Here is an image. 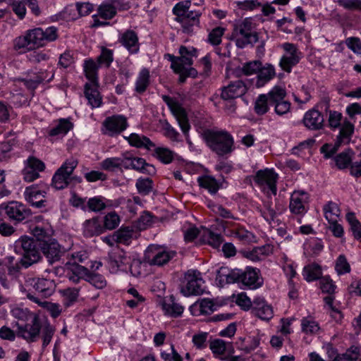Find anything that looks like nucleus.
<instances>
[{
	"mask_svg": "<svg viewBox=\"0 0 361 361\" xmlns=\"http://www.w3.org/2000/svg\"><path fill=\"white\" fill-rule=\"evenodd\" d=\"M32 235L37 238L38 243L48 241L51 236V231L45 229L42 226H37L32 230Z\"/></svg>",
	"mask_w": 361,
	"mask_h": 361,
	"instance_id": "58",
	"label": "nucleus"
},
{
	"mask_svg": "<svg viewBox=\"0 0 361 361\" xmlns=\"http://www.w3.org/2000/svg\"><path fill=\"white\" fill-rule=\"evenodd\" d=\"M120 222V218L116 212H111L104 216V228L112 230L116 228Z\"/></svg>",
	"mask_w": 361,
	"mask_h": 361,
	"instance_id": "59",
	"label": "nucleus"
},
{
	"mask_svg": "<svg viewBox=\"0 0 361 361\" xmlns=\"http://www.w3.org/2000/svg\"><path fill=\"white\" fill-rule=\"evenodd\" d=\"M339 134L336 137L338 144H348L354 133V125L348 120L345 119L340 126Z\"/></svg>",
	"mask_w": 361,
	"mask_h": 361,
	"instance_id": "35",
	"label": "nucleus"
},
{
	"mask_svg": "<svg viewBox=\"0 0 361 361\" xmlns=\"http://www.w3.org/2000/svg\"><path fill=\"white\" fill-rule=\"evenodd\" d=\"M335 270L338 275L348 274L350 271V266L346 257L343 255H340L335 262Z\"/></svg>",
	"mask_w": 361,
	"mask_h": 361,
	"instance_id": "54",
	"label": "nucleus"
},
{
	"mask_svg": "<svg viewBox=\"0 0 361 361\" xmlns=\"http://www.w3.org/2000/svg\"><path fill=\"white\" fill-rule=\"evenodd\" d=\"M324 116L320 111L314 109L307 111L302 118L304 126L311 130H319L324 127Z\"/></svg>",
	"mask_w": 361,
	"mask_h": 361,
	"instance_id": "24",
	"label": "nucleus"
},
{
	"mask_svg": "<svg viewBox=\"0 0 361 361\" xmlns=\"http://www.w3.org/2000/svg\"><path fill=\"white\" fill-rule=\"evenodd\" d=\"M271 106H274V111L279 116H283L288 114L291 107L290 102L285 100L286 92L284 88L275 86L270 91Z\"/></svg>",
	"mask_w": 361,
	"mask_h": 361,
	"instance_id": "12",
	"label": "nucleus"
},
{
	"mask_svg": "<svg viewBox=\"0 0 361 361\" xmlns=\"http://www.w3.org/2000/svg\"><path fill=\"white\" fill-rule=\"evenodd\" d=\"M103 126L105 128L104 133L112 136L126 130L128 123L125 116L114 115L106 118L103 122Z\"/></svg>",
	"mask_w": 361,
	"mask_h": 361,
	"instance_id": "21",
	"label": "nucleus"
},
{
	"mask_svg": "<svg viewBox=\"0 0 361 361\" xmlns=\"http://www.w3.org/2000/svg\"><path fill=\"white\" fill-rule=\"evenodd\" d=\"M282 47L285 54L281 56L279 65L283 71L289 73L292 71L293 67L300 62L302 53L292 43L286 42L283 44Z\"/></svg>",
	"mask_w": 361,
	"mask_h": 361,
	"instance_id": "7",
	"label": "nucleus"
},
{
	"mask_svg": "<svg viewBox=\"0 0 361 361\" xmlns=\"http://www.w3.org/2000/svg\"><path fill=\"white\" fill-rule=\"evenodd\" d=\"M309 194L305 191H294L290 196L289 209L291 213L305 214L309 209Z\"/></svg>",
	"mask_w": 361,
	"mask_h": 361,
	"instance_id": "16",
	"label": "nucleus"
},
{
	"mask_svg": "<svg viewBox=\"0 0 361 361\" xmlns=\"http://www.w3.org/2000/svg\"><path fill=\"white\" fill-rule=\"evenodd\" d=\"M252 312L262 320H269L274 314L272 307L268 305L262 298H257L254 300Z\"/></svg>",
	"mask_w": 361,
	"mask_h": 361,
	"instance_id": "27",
	"label": "nucleus"
},
{
	"mask_svg": "<svg viewBox=\"0 0 361 361\" xmlns=\"http://www.w3.org/2000/svg\"><path fill=\"white\" fill-rule=\"evenodd\" d=\"M41 331L42 348L44 349L50 343L56 329L49 322H46L42 324Z\"/></svg>",
	"mask_w": 361,
	"mask_h": 361,
	"instance_id": "49",
	"label": "nucleus"
},
{
	"mask_svg": "<svg viewBox=\"0 0 361 361\" xmlns=\"http://www.w3.org/2000/svg\"><path fill=\"white\" fill-rule=\"evenodd\" d=\"M130 263V257L122 249L114 250L108 255L107 264L111 273L126 271Z\"/></svg>",
	"mask_w": 361,
	"mask_h": 361,
	"instance_id": "11",
	"label": "nucleus"
},
{
	"mask_svg": "<svg viewBox=\"0 0 361 361\" xmlns=\"http://www.w3.org/2000/svg\"><path fill=\"white\" fill-rule=\"evenodd\" d=\"M12 315L21 321L28 322L32 319V317L37 315L30 312L27 309H23L20 307H15L11 310Z\"/></svg>",
	"mask_w": 361,
	"mask_h": 361,
	"instance_id": "60",
	"label": "nucleus"
},
{
	"mask_svg": "<svg viewBox=\"0 0 361 361\" xmlns=\"http://www.w3.org/2000/svg\"><path fill=\"white\" fill-rule=\"evenodd\" d=\"M160 161L167 164L171 163L175 156V153L166 147H156L154 154Z\"/></svg>",
	"mask_w": 361,
	"mask_h": 361,
	"instance_id": "50",
	"label": "nucleus"
},
{
	"mask_svg": "<svg viewBox=\"0 0 361 361\" xmlns=\"http://www.w3.org/2000/svg\"><path fill=\"white\" fill-rule=\"evenodd\" d=\"M100 65L92 59H86L83 63V69L89 82H98V69Z\"/></svg>",
	"mask_w": 361,
	"mask_h": 361,
	"instance_id": "36",
	"label": "nucleus"
},
{
	"mask_svg": "<svg viewBox=\"0 0 361 361\" xmlns=\"http://www.w3.org/2000/svg\"><path fill=\"white\" fill-rule=\"evenodd\" d=\"M42 28L29 30L23 36L16 37L13 41V48L20 53H25L44 46Z\"/></svg>",
	"mask_w": 361,
	"mask_h": 361,
	"instance_id": "5",
	"label": "nucleus"
},
{
	"mask_svg": "<svg viewBox=\"0 0 361 361\" xmlns=\"http://www.w3.org/2000/svg\"><path fill=\"white\" fill-rule=\"evenodd\" d=\"M225 28L216 27L208 35V42L213 45H218L221 42V37L224 34Z\"/></svg>",
	"mask_w": 361,
	"mask_h": 361,
	"instance_id": "63",
	"label": "nucleus"
},
{
	"mask_svg": "<svg viewBox=\"0 0 361 361\" xmlns=\"http://www.w3.org/2000/svg\"><path fill=\"white\" fill-rule=\"evenodd\" d=\"M0 209L4 211L8 219L15 224L27 219L31 215L30 209L23 204L16 201L1 204Z\"/></svg>",
	"mask_w": 361,
	"mask_h": 361,
	"instance_id": "10",
	"label": "nucleus"
},
{
	"mask_svg": "<svg viewBox=\"0 0 361 361\" xmlns=\"http://www.w3.org/2000/svg\"><path fill=\"white\" fill-rule=\"evenodd\" d=\"M65 267L67 269L66 276L73 283L77 284L82 279L85 281L88 276L90 270L84 266L66 262Z\"/></svg>",
	"mask_w": 361,
	"mask_h": 361,
	"instance_id": "25",
	"label": "nucleus"
},
{
	"mask_svg": "<svg viewBox=\"0 0 361 361\" xmlns=\"http://www.w3.org/2000/svg\"><path fill=\"white\" fill-rule=\"evenodd\" d=\"M319 283L320 288L323 293H326L331 295L335 292L336 286L329 276H325L321 277L319 280Z\"/></svg>",
	"mask_w": 361,
	"mask_h": 361,
	"instance_id": "61",
	"label": "nucleus"
},
{
	"mask_svg": "<svg viewBox=\"0 0 361 361\" xmlns=\"http://www.w3.org/2000/svg\"><path fill=\"white\" fill-rule=\"evenodd\" d=\"M204 281L197 270H188L184 276L180 292L185 296L198 295L204 293Z\"/></svg>",
	"mask_w": 361,
	"mask_h": 361,
	"instance_id": "6",
	"label": "nucleus"
},
{
	"mask_svg": "<svg viewBox=\"0 0 361 361\" xmlns=\"http://www.w3.org/2000/svg\"><path fill=\"white\" fill-rule=\"evenodd\" d=\"M133 235L132 230L128 228H121L112 234V240L117 243L128 245Z\"/></svg>",
	"mask_w": 361,
	"mask_h": 361,
	"instance_id": "46",
	"label": "nucleus"
},
{
	"mask_svg": "<svg viewBox=\"0 0 361 361\" xmlns=\"http://www.w3.org/2000/svg\"><path fill=\"white\" fill-rule=\"evenodd\" d=\"M346 219L350 226V230L355 238H361V224L357 219L353 212H349L346 214Z\"/></svg>",
	"mask_w": 361,
	"mask_h": 361,
	"instance_id": "51",
	"label": "nucleus"
},
{
	"mask_svg": "<svg viewBox=\"0 0 361 361\" xmlns=\"http://www.w3.org/2000/svg\"><path fill=\"white\" fill-rule=\"evenodd\" d=\"M88 276L86 278V281L89 282L93 286L98 289H102L106 286V281L105 278L99 274L89 271Z\"/></svg>",
	"mask_w": 361,
	"mask_h": 361,
	"instance_id": "52",
	"label": "nucleus"
},
{
	"mask_svg": "<svg viewBox=\"0 0 361 361\" xmlns=\"http://www.w3.org/2000/svg\"><path fill=\"white\" fill-rule=\"evenodd\" d=\"M302 275L304 279L308 282L317 280L322 276L321 267L314 263L308 264L303 268Z\"/></svg>",
	"mask_w": 361,
	"mask_h": 361,
	"instance_id": "41",
	"label": "nucleus"
},
{
	"mask_svg": "<svg viewBox=\"0 0 361 361\" xmlns=\"http://www.w3.org/2000/svg\"><path fill=\"white\" fill-rule=\"evenodd\" d=\"M230 39L234 40L236 47L240 49H243L249 44L253 46L257 42L259 37L252 18H246L236 21L233 24Z\"/></svg>",
	"mask_w": 361,
	"mask_h": 361,
	"instance_id": "2",
	"label": "nucleus"
},
{
	"mask_svg": "<svg viewBox=\"0 0 361 361\" xmlns=\"http://www.w3.org/2000/svg\"><path fill=\"white\" fill-rule=\"evenodd\" d=\"M180 56L178 61L180 62L181 66H190L192 63L193 57H197V50L193 47H186L181 46L179 49Z\"/></svg>",
	"mask_w": 361,
	"mask_h": 361,
	"instance_id": "40",
	"label": "nucleus"
},
{
	"mask_svg": "<svg viewBox=\"0 0 361 361\" xmlns=\"http://www.w3.org/2000/svg\"><path fill=\"white\" fill-rule=\"evenodd\" d=\"M73 124L69 118H61L58 123L49 131V135L51 137H63L71 130Z\"/></svg>",
	"mask_w": 361,
	"mask_h": 361,
	"instance_id": "34",
	"label": "nucleus"
},
{
	"mask_svg": "<svg viewBox=\"0 0 361 361\" xmlns=\"http://www.w3.org/2000/svg\"><path fill=\"white\" fill-rule=\"evenodd\" d=\"M40 250L51 264L59 261L63 254L61 246L55 239L40 243Z\"/></svg>",
	"mask_w": 361,
	"mask_h": 361,
	"instance_id": "20",
	"label": "nucleus"
},
{
	"mask_svg": "<svg viewBox=\"0 0 361 361\" xmlns=\"http://www.w3.org/2000/svg\"><path fill=\"white\" fill-rule=\"evenodd\" d=\"M44 73H40L39 75H35L33 77L30 78H22L20 81H22L26 87L29 90H34L37 87V86L44 80L50 81L53 77L54 74L51 73V76L47 78V76L43 75Z\"/></svg>",
	"mask_w": 361,
	"mask_h": 361,
	"instance_id": "47",
	"label": "nucleus"
},
{
	"mask_svg": "<svg viewBox=\"0 0 361 361\" xmlns=\"http://www.w3.org/2000/svg\"><path fill=\"white\" fill-rule=\"evenodd\" d=\"M249 89L247 84L241 80L231 82L221 89V97L224 100L233 99L243 96Z\"/></svg>",
	"mask_w": 361,
	"mask_h": 361,
	"instance_id": "18",
	"label": "nucleus"
},
{
	"mask_svg": "<svg viewBox=\"0 0 361 361\" xmlns=\"http://www.w3.org/2000/svg\"><path fill=\"white\" fill-rule=\"evenodd\" d=\"M269 105H271L269 92L267 94H259L255 102L254 111L258 116L264 115L269 110Z\"/></svg>",
	"mask_w": 361,
	"mask_h": 361,
	"instance_id": "37",
	"label": "nucleus"
},
{
	"mask_svg": "<svg viewBox=\"0 0 361 361\" xmlns=\"http://www.w3.org/2000/svg\"><path fill=\"white\" fill-rule=\"evenodd\" d=\"M16 325L18 327L16 334L18 337H21L30 343L35 342L39 338L42 324L37 316L32 317L30 323L22 325L16 322Z\"/></svg>",
	"mask_w": 361,
	"mask_h": 361,
	"instance_id": "13",
	"label": "nucleus"
},
{
	"mask_svg": "<svg viewBox=\"0 0 361 361\" xmlns=\"http://www.w3.org/2000/svg\"><path fill=\"white\" fill-rule=\"evenodd\" d=\"M354 155L355 152L350 148L337 154L333 158L335 166L339 170L348 169L353 161Z\"/></svg>",
	"mask_w": 361,
	"mask_h": 361,
	"instance_id": "30",
	"label": "nucleus"
},
{
	"mask_svg": "<svg viewBox=\"0 0 361 361\" xmlns=\"http://www.w3.org/2000/svg\"><path fill=\"white\" fill-rule=\"evenodd\" d=\"M166 313L173 317H177L182 314L184 307L175 301L173 296H171L168 302L163 305Z\"/></svg>",
	"mask_w": 361,
	"mask_h": 361,
	"instance_id": "43",
	"label": "nucleus"
},
{
	"mask_svg": "<svg viewBox=\"0 0 361 361\" xmlns=\"http://www.w3.org/2000/svg\"><path fill=\"white\" fill-rule=\"evenodd\" d=\"M197 180L202 188L207 189L212 194H215L220 188L218 181L210 176L199 177Z\"/></svg>",
	"mask_w": 361,
	"mask_h": 361,
	"instance_id": "45",
	"label": "nucleus"
},
{
	"mask_svg": "<svg viewBox=\"0 0 361 361\" xmlns=\"http://www.w3.org/2000/svg\"><path fill=\"white\" fill-rule=\"evenodd\" d=\"M360 355V347L352 345L339 355V361H357Z\"/></svg>",
	"mask_w": 361,
	"mask_h": 361,
	"instance_id": "53",
	"label": "nucleus"
},
{
	"mask_svg": "<svg viewBox=\"0 0 361 361\" xmlns=\"http://www.w3.org/2000/svg\"><path fill=\"white\" fill-rule=\"evenodd\" d=\"M259 269L247 267L245 269H234L228 271L226 267H221L216 272V280L220 283L226 281V283H239L251 289L261 287L263 280L259 277Z\"/></svg>",
	"mask_w": 361,
	"mask_h": 361,
	"instance_id": "1",
	"label": "nucleus"
},
{
	"mask_svg": "<svg viewBox=\"0 0 361 361\" xmlns=\"http://www.w3.org/2000/svg\"><path fill=\"white\" fill-rule=\"evenodd\" d=\"M335 1L345 9L361 11V0H336Z\"/></svg>",
	"mask_w": 361,
	"mask_h": 361,
	"instance_id": "64",
	"label": "nucleus"
},
{
	"mask_svg": "<svg viewBox=\"0 0 361 361\" xmlns=\"http://www.w3.org/2000/svg\"><path fill=\"white\" fill-rule=\"evenodd\" d=\"M278 175L274 169L259 170L254 177L255 183L262 190L268 189L274 195L276 194V181Z\"/></svg>",
	"mask_w": 361,
	"mask_h": 361,
	"instance_id": "14",
	"label": "nucleus"
},
{
	"mask_svg": "<svg viewBox=\"0 0 361 361\" xmlns=\"http://www.w3.org/2000/svg\"><path fill=\"white\" fill-rule=\"evenodd\" d=\"M113 60L114 57L112 50L106 47H102L101 54L97 59L98 64L100 66H105L108 68L110 66Z\"/></svg>",
	"mask_w": 361,
	"mask_h": 361,
	"instance_id": "56",
	"label": "nucleus"
},
{
	"mask_svg": "<svg viewBox=\"0 0 361 361\" xmlns=\"http://www.w3.org/2000/svg\"><path fill=\"white\" fill-rule=\"evenodd\" d=\"M120 42L130 54H136L139 51L138 37L133 30L125 32L122 35Z\"/></svg>",
	"mask_w": 361,
	"mask_h": 361,
	"instance_id": "31",
	"label": "nucleus"
},
{
	"mask_svg": "<svg viewBox=\"0 0 361 361\" xmlns=\"http://www.w3.org/2000/svg\"><path fill=\"white\" fill-rule=\"evenodd\" d=\"M136 188L140 194L147 195L152 190V180L149 178H139L136 182Z\"/></svg>",
	"mask_w": 361,
	"mask_h": 361,
	"instance_id": "55",
	"label": "nucleus"
},
{
	"mask_svg": "<svg viewBox=\"0 0 361 361\" xmlns=\"http://www.w3.org/2000/svg\"><path fill=\"white\" fill-rule=\"evenodd\" d=\"M272 252L270 245L255 247L251 250H244L241 253L243 256L252 262H259L269 256Z\"/></svg>",
	"mask_w": 361,
	"mask_h": 361,
	"instance_id": "29",
	"label": "nucleus"
},
{
	"mask_svg": "<svg viewBox=\"0 0 361 361\" xmlns=\"http://www.w3.org/2000/svg\"><path fill=\"white\" fill-rule=\"evenodd\" d=\"M15 247L22 255L19 263L24 268H28L42 259L39 249L40 243L33 238L21 237L16 241Z\"/></svg>",
	"mask_w": 361,
	"mask_h": 361,
	"instance_id": "4",
	"label": "nucleus"
},
{
	"mask_svg": "<svg viewBox=\"0 0 361 361\" xmlns=\"http://www.w3.org/2000/svg\"><path fill=\"white\" fill-rule=\"evenodd\" d=\"M116 2V0H113L102 4L97 9L98 16L104 20L113 18L117 13Z\"/></svg>",
	"mask_w": 361,
	"mask_h": 361,
	"instance_id": "39",
	"label": "nucleus"
},
{
	"mask_svg": "<svg viewBox=\"0 0 361 361\" xmlns=\"http://www.w3.org/2000/svg\"><path fill=\"white\" fill-rule=\"evenodd\" d=\"M209 147L219 156L230 154L234 150V140L226 130H207L203 133Z\"/></svg>",
	"mask_w": 361,
	"mask_h": 361,
	"instance_id": "3",
	"label": "nucleus"
},
{
	"mask_svg": "<svg viewBox=\"0 0 361 361\" xmlns=\"http://www.w3.org/2000/svg\"><path fill=\"white\" fill-rule=\"evenodd\" d=\"M22 291L26 292V296L31 301L38 304L39 306L45 308L53 318L58 317L62 311L61 306L56 303H52L47 300H40L37 296L27 292L25 288H22Z\"/></svg>",
	"mask_w": 361,
	"mask_h": 361,
	"instance_id": "28",
	"label": "nucleus"
},
{
	"mask_svg": "<svg viewBox=\"0 0 361 361\" xmlns=\"http://www.w3.org/2000/svg\"><path fill=\"white\" fill-rule=\"evenodd\" d=\"M101 166L106 171H114L116 169L122 166V158H106L101 162Z\"/></svg>",
	"mask_w": 361,
	"mask_h": 361,
	"instance_id": "57",
	"label": "nucleus"
},
{
	"mask_svg": "<svg viewBox=\"0 0 361 361\" xmlns=\"http://www.w3.org/2000/svg\"><path fill=\"white\" fill-rule=\"evenodd\" d=\"M78 165V161L73 158L68 159L55 173L52 178V185L57 190L68 186L71 175Z\"/></svg>",
	"mask_w": 361,
	"mask_h": 361,
	"instance_id": "8",
	"label": "nucleus"
},
{
	"mask_svg": "<svg viewBox=\"0 0 361 361\" xmlns=\"http://www.w3.org/2000/svg\"><path fill=\"white\" fill-rule=\"evenodd\" d=\"M324 216L329 223H335L338 221L341 211L338 204L331 201L324 206Z\"/></svg>",
	"mask_w": 361,
	"mask_h": 361,
	"instance_id": "42",
	"label": "nucleus"
},
{
	"mask_svg": "<svg viewBox=\"0 0 361 361\" xmlns=\"http://www.w3.org/2000/svg\"><path fill=\"white\" fill-rule=\"evenodd\" d=\"M149 84V72L147 69L143 68L139 73L135 82V91L138 93H143Z\"/></svg>",
	"mask_w": 361,
	"mask_h": 361,
	"instance_id": "48",
	"label": "nucleus"
},
{
	"mask_svg": "<svg viewBox=\"0 0 361 361\" xmlns=\"http://www.w3.org/2000/svg\"><path fill=\"white\" fill-rule=\"evenodd\" d=\"M25 167L22 171L23 179L27 182H32L39 177V172L45 169L44 163L39 159L30 156L25 161Z\"/></svg>",
	"mask_w": 361,
	"mask_h": 361,
	"instance_id": "15",
	"label": "nucleus"
},
{
	"mask_svg": "<svg viewBox=\"0 0 361 361\" xmlns=\"http://www.w3.org/2000/svg\"><path fill=\"white\" fill-rule=\"evenodd\" d=\"M262 63L259 61H252L250 62L245 63L242 68L241 72L245 75H250L255 73H257Z\"/></svg>",
	"mask_w": 361,
	"mask_h": 361,
	"instance_id": "62",
	"label": "nucleus"
},
{
	"mask_svg": "<svg viewBox=\"0 0 361 361\" xmlns=\"http://www.w3.org/2000/svg\"><path fill=\"white\" fill-rule=\"evenodd\" d=\"M122 166L126 169H133L148 175H153L156 172L153 165L140 157H124L122 158Z\"/></svg>",
	"mask_w": 361,
	"mask_h": 361,
	"instance_id": "17",
	"label": "nucleus"
},
{
	"mask_svg": "<svg viewBox=\"0 0 361 361\" xmlns=\"http://www.w3.org/2000/svg\"><path fill=\"white\" fill-rule=\"evenodd\" d=\"M45 190L39 189L37 185L27 187L24 192L25 200L36 208L45 207Z\"/></svg>",
	"mask_w": 361,
	"mask_h": 361,
	"instance_id": "23",
	"label": "nucleus"
},
{
	"mask_svg": "<svg viewBox=\"0 0 361 361\" xmlns=\"http://www.w3.org/2000/svg\"><path fill=\"white\" fill-rule=\"evenodd\" d=\"M276 75L275 68L270 63H266L264 66H260L257 75L255 78L250 80V83L257 87H264L267 82L273 79Z\"/></svg>",
	"mask_w": 361,
	"mask_h": 361,
	"instance_id": "22",
	"label": "nucleus"
},
{
	"mask_svg": "<svg viewBox=\"0 0 361 361\" xmlns=\"http://www.w3.org/2000/svg\"><path fill=\"white\" fill-rule=\"evenodd\" d=\"M99 82H87L85 85V97L92 109L101 106L102 97L99 92Z\"/></svg>",
	"mask_w": 361,
	"mask_h": 361,
	"instance_id": "26",
	"label": "nucleus"
},
{
	"mask_svg": "<svg viewBox=\"0 0 361 361\" xmlns=\"http://www.w3.org/2000/svg\"><path fill=\"white\" fill-rule=\"evenodd\" d=\"M176 255V252L164 248H159L149 260L151 265L162 266L168 263Z\"/></svg>",
	"mask_w": 361,
	"mask_h": 361,
	"instance_id": "33",
	"label": "nucleus"
},
{
	"mask_svg": "<svg viewBox=\"0 0 361 361\" xmlns=\"http://www.w3.org/2000/svg\"><path fill=\"white\" fill-rule=\"evenodd\" d=\"M25 286L27 287H32L43 297H48L52 295L55 286L53 281L33 277H29L25 280Z\"/></svg>",
	"mask_w": 361,
	"mask_h": 361,
	"instance_id": "19",
	"label": "nucleus"
},
{
	"mask_svg": "<svg viewBox=\"0 0 361 361\" xmlns=\"http://www.w3.org/2000/svg\"><path fill=\"white\" fill-rule=\"evenodd\" d=\"M131 146L137 148H145L150 150L155 145L146 136L140 135L136 133L130 134L128 137H126Z\"/></svg>",
	"mask_w": 361,
	"mask_h": 361,
	"instance_id": "38",
	"label": "nucleus"
},
{
	"mask_svg": "<svg viewBox=\"0 0 361 361\" xmlns=\"http://www.w3.org/2000/svg\"><path fill=\"white\" fill-rule=\"evenodd\" d=\"M202 238L204 243L214 248H219L224 241L223 237L220 234H216L209 229L204 231Z\"/></svg>",
	"mask_w": 361,
	"mask_h": 361,
	"instance_id": "44",
	"label": "nucleus"
},
{
	"mask_svg": "<svg viewBox=\"0 0 361 361\" xmlns=\"http://www.w3.org/2000/svg\"><path fill=\"white\" fill-rule=\"evenodd\" d=\"M103 231L104 227L97 217L87 219L83 224V234L86 237L98 235Z\"/></svg>",
	"mask_w": 361,
	"mask_h": 361,
	"instance_id": "32",
	"label": "nucleus"
},
{
	"mask_svg": "<svg viewBox=\"0 0 361 361\" xmlns=\"http://www.w3.org/2000/svg\"><path fill=\"white\" fill-rule=\"evenodd\" d=\"M161 98L176 118L183 133L188 137L190 126L185 109L174 98L168 95H162Z\"/></svg>",
	"mask_w": 361,
	"mask_h": 361,
	"instance_id": "9",
	"label": "nucleus"
}]
</instances>
